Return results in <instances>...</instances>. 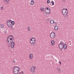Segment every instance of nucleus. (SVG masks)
I'll return each mask as SVG.
<instances>
[{"instance_id": "1", "label": "nucleus", "mask_w": 74, "mask_h": 74, "mask_svg": "<svg viewBox=\"0 0 74 74\" xmlns=\"http://www.w3.org/2000/svg\"><path fill=\"white\" fill-rule=\"evenodd\" d=\"M14 40V37L12 35L9 36L6 39V41L8 44H11L12 42H13Z\"/></svg>"}, {"instance_id": "2", "label": "nucleus", "mask_w": 74, "mask_h": 74, "mask_svg": "<svg viewBox=\"0 0 74 74\" xmlns=\"http://www.w3.org/2000/svg\"><path fill=\"white\" fill-rule=\"evenodd\" d=\"M14 24L15 22L11 20H8L7 21V25L9 27H11V29L12 30L13 29V27H12V25H14Z\"/></svg>"}, {"instance_id": "3", "label": "nucleus", "mask_w": 74, "mask_h": 74, "mask_svg": "<svg viewBox=\"0 0 74 74\" xmlns=\"http://www.w3.org/2000/svg\"><path fill=\"white\" fill-rule=\"evenodd\" d=\"M21 69L18 66L14 67L13 69V73L14 74H18L20 71Z\"/></svg>"}, {"instance_id": "4", "label": "nucleus", "mask_w": 74, "mask_h": 74, "mask_svg": "<svg viewBox=\"0 0 74 74\" xmlns=\"http://www.w3.org/2000/svg\"><path fill=\"white\" fill-rule=\"evenodd\" d=\"M46 8L45 9V12L47 14H49V12H51V10L49 8L46 7Z\"/></svg>"}, {"instance_id": "5", "label": "nucleus", "mask_w": 74, "mask_h": 74, "mask_svg": "<svg viewBox=\"0 0 74 74\" xmlns=\"http://www.w3.org/2000/svg\"><path fill=\"white\" fill-rule=\"evenodd\" d=\"M64 45V43L61 42L59 45V47L60 49H63V45Z\"/></svg>"}, {"instance_id": "6", "label": "nucleus", "mask_w": 74, "mask_h": 74, "mask_svg": "<svg viewBox=\"0 0 74 74\" xmlns=\"http://www.w3.org/2000/svg\"><path fill=\"white\" fill-rule=\"evenodd\" d=\"M50 36L52 38H54L56 36L55 33L53 32H51L50 34Z\"/></svg>"}, {"instance_id": "7", "label": "nucleus", "mask_w": 74, "mask_h": 74, "mask_svg": "<svg viewBox=\"0 0 74 74\" xmlns=\"http://www.w3.org/2000/svg\"><path fill=\"white\" fill-rule=\"evenodd\" d=\"M62 13L64 15H66L67 14H68V12L67 11H66V10H65V9H64L62 10Z\"/></svg>"}, {"instance_id": "8", "label": "nucleus", "mask_w": 74, "mask_h": 74, "mask_svg": "<svg viewBox=\"0 0 74 74\" xmlns=\"http://www.w3.org/2000/svg\"><path fill=\"white\" fill-rule=\"evenodd\" d=\"M36 68V67L35 66H32L31 68V70L32 73H34L35 71V69Z\"/></svg>"}, {"instance_id": "9", "label": "nucleus", "mask_w": 74, "mask_h": 74, "mask_svg": "<svg viewBox=\"0 0 74 74\" xmlns=\"http://www.w3.org/2000/svg\"><path fill=\"white\" fill-rule=\"evenodd\" d=\"M31 43L32 44H33V46H34V44H35V41H36V39H34V40H33L32 41H30Z\"/></svg>"}, {"instance_id": "10", "label": "nucleus", "mask_w": 74, "mask_h": 74, "mask_svg": "<svg viewBox=\"0 0 74 74\" xmlns=\"http://www.w3.org/2000/svg\"><path fill=\"white\" fill-rule=\"evenodd\" d=\"M10 47L11 48H13L14 47V45H15V43L14 42H13L11 43H10Z\"/></svg>"}, {"instance_id": "11", "label": "nucleus", "mask_w": 74, "mask_h": 74, "mask_svg": "<svg viewBox=\"0 0 74 74\" xmlns=\"http://www.w3.org/2000/svg\"><path fill=\"white\" fill-rule=\"evenodd\" d=\"M63 48H64V49H66L67 48V45L66 44H64V43Z\"/></svg>"}, {"instance_id": "12", "label": "nucleus", "mask_w": 74, "mask_h": 74, "mask_svg": "<svg viewBox=\"0 0 74 74\" xmlns=\"http://www.w3.org/2000/svg\"><path fill=\"white\" fill-rule=\"evenodd\" d=\"M4 27V25L3 24H1L0 25V27L1 29H3Z\"/></svg>"}, {"instance_id": "13", "label": "nucleus", "mask_w": 74, "mask_h": 74, "mask_svg": "<svg viewBox=\"0 0 74 74\" xmlns=\"http://www.w3.org/2000/svg\"><path fill=\"white\" fill-rule=\"evenodd\" d=\"M59 27H58V26L57 25H56L54 27V29L55 30H57L58 29Z\"/></svg>"}, {"instance_id": "14", "label": "nucleus", "mask_w": 74, "mask_h": 74, "mask_svg": "<svg viewBox=\"0 0 74 74\" xmlns=\"http://www.w3.org/2000/svg\"><path fill=\"white\" fill-rule=\"evenodd\" d=\"M50 23L51 24V25H53V24L54 23H55V22H54V21L53 20H51L50 21Z\"/></svg>"}, {"instance_id": "15", "label": "nucleus", "mask_w": 74, "mask_h": 74, "mask_svg": "<svg viewBox=\"0 0 74 74\" xmlns=\"http://www.w3.org/2000/svg\"><path fill=\"white\" fill-rule=\"evenodd\" d=\"M54 43H55V41L54 40H52L51 41V45L52 46H53Z\"/></svg>"}, {"instance_id": "16", "label": "nucleus", "mask_w": 74, "mask_h": 74, "mask_svg": "<svg viewBox=\"0 0 74 74\" xmlns=\"http://www.w3.org/2000/svg\"><path fill=\"white\" fill-rule=\"evenodd\" d=\"M29 59H32L33 58V54H30L29 56Z\"/></svg>"}, {"instance_id": "17", "label": "nucleus", "mask_w": 74, "mask_h": 74, "mask_svg": "<svg viewBox=\"0 0 74 74\" xmlns=\"http://www.w3.org/2000/svg\"><path fill=\"white\" fill-rule=\"evenodd\" d=\"M34 1L33 0H32L31 2V3L30 4L31 5H33V4H34Z\"/></svg>"}, {"instance_id": "18", "label": "nucleus", "mask_w": 74, "mask_h": 74, "mask_svg": "<svg viewBox=\"0 0 74 74\" xmlns=\"http://www.w3.org/2000/svg\"><path fill=\"white\" fill-rule=\"evenodd\" d=\"M5 3H8L9 2V0H3Z\"/></svg>"}, {"instance_id": "19", "label": "nucleus", "mask_w": 74, "mask_h": 74, "mask_svg": "<svg viewBox=\"0 0 74 74\" xmlns=\"http://www.w3.org/2000/svg\"><path fill=\"white\" fill-rule=\"evenodd\" d=\"M18 74H23V72L21 71Z\"/></svg>"}, {"instance_id": "20", "label": "nucleus", "mask_w": 74, "mask_h": 74, "mask_svg": "<svg viewBox=\"0 0 74 74\" xmlns=\"http://www.w3.org/2000/svg\"><path fill=\"white\" fill-rule=\"evenodd\" d=\"M3 8H4V7H3V6H1V10H3Z\"/></svg>"}, {"instance_id": "21", "label": "nucleus", "mask_w": 74, "mask_h": 74, "mask_svg": "<svg viewBox=\"0 0 74 74\" xmlns=\"http://www.w3.org/2000/svg\"><path fill=\"white\" fill-rule=\"evenodd\" d=\"M47 3L48 4H49V3H50V1L48 0L47 1Z\"/></svg>"}, {"instance_id": "22", "label": "nucleus", "mask_w": 74, "mask_h": 74, "mask_svg": "<svg viewBox=\"0 0 74 74\" xmlns=\"http://www.w3.org/2000/svg\"><path fill=\"white\" fill-rule=\"evenodd\" d=\"M51 3H52V5H54V2L53 1H51Z\"/></svg>"}, {"instance_id": "23", "label": "nucleus", "mask_w": 74, "mask_h": 74, "mask_svg": "<svg viewBox=\"0 0 74 74\" xmlns=\"http://www.w3.org/2000/svg\"><path fill=\"white\" fill-rule=\"evenodd\" d=\"M15 62H16V61H15V60H13V63H15Z\"/></svg>"}, {"instance_id": "24", "label": "nucleus", "mask_w": 74, "mask_h": 74, "mask_svg": "<svg viewBox=\"0 0 74 74\" xmlns=\"http://www.w3.org/2000/svg\"><path fill=\"white\" fill-rule=\"evenodd\" d=\"M41 10L43 11H44V8H41Z\"/></svg>"}, {"instance_id": "25", "label": "nucleus", "mask_w": 74, "mask_h": 74, "mask_svg": "<svg viewBox=\"0 0 74 74\" xmlns=\"http://www.w3.org/2000/svg\"><path fill=\"white\" fill-rule=\"evenodd\" d=\"M28 30H29V31L31 30V29L30 28V27H28Z\"/></svg>"}, {"instance_id": "26", "label": "nucleus", "mask_w": 74, "mask_h": 74, "mask_svg": "<svg viewBox=\"0 0 74 74\" xmlns=\"http://www.w3.org/2000/svg\"><path fill=\"white\" fill-rule=\"evenodd\" d=\"M69 45H71V43L70 41L69 42Z\"/></svg>"}, {"instance_id": "27", "label": "nucleus", "mask_w": 74, "mask_h": 74, "mask_svg": "<svg viewBox=\"0 0 74 74\" xmlns=\"http://www.w3.org/2000/svg\"><path fill=\"white\" fill-rule=\"evenodd\" d=\"M55 25H58V23H57L56 22H55Z\"/></svg>"}, {"instance_id": "28", "label": "nucleus", "mask_w": 74, "mask_h": 74, "mask_svg": "<svg viewBox=\"0 0 74 74\" xmlns=\"http://www.w3.org/2000/svg\"><path fill=\"white\" fill-rule=\"evenodd\" d=\"M59 63H60V65H61V64H62V63L60 62V61L59 62Z\"/></svg>"}, {"instance_id": "29", "label": "nucleus", "mask_w": 74, "mask_h": 74, "mask_svg": "<svg viewBox=\"0 0 74 74\" xmlns=\"http://www.w3.org/2000/svg\"><path fill=\"white\" fill-rule=\"evenodd\" d=\"M65 11L66 10V11H67L68 12V10L67 9H65Z\"/></svg>"}, {"instance_id": "30", "label": "nucleus", "mask_w": 74, "mask_h": 74, "mask_svg": "<svg viewBox=\"0 0 74 74\" xmlns=\"http://www.w3.org/2000/svg\"><path fill=\"white\" fill-rule=\"evenodd\" d=\"M64 2H66V1H65V0H62Z\"/></svg>"}, {"instance_id": "31", "label": "nucleus", "mask_w": 74, "mask_h": 74, "mask_svg": "<svg viewBox=\"0 0 74 74\" xmlns=\"http://www.w3.org/2000/svg\"><path fill=\"white\" fill-rule=\"evenodd\" d=\"M30 40L31 41H33L32 39V38Z\"/></svg>"}, {"instance_id": "32", "label": "nucleus", "mask_w": 74, "mask_h": 74, "mask_svg": "<svg viewBox=\"0 0 74 74\" xmlns=\"http://www.w3.org/2000/svg\"><path fill=\"white\" fill-rule=\"evenodd\" d=\"M32 39H34V40L35 39H36L35 38H32Z\"/></svg>"}, {"instance_id": "33", "label": "nucleus", "mask_w": 74, "mask_h": 74, "mask_svg": "<svg viewBox=\"0 0 74 74\" xmlns=\"http://www.w3.org/2000/svg\"><path fill=\"white\" fill-rule=\"evenodd\" d=\"M57 70H59V68H57Z\"/></svg>"}]
</instances>
